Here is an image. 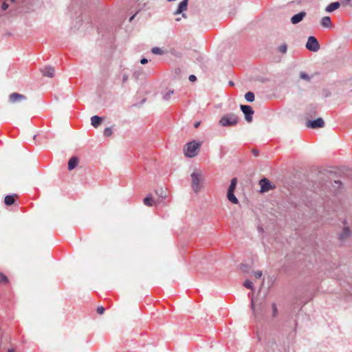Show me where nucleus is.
Instances as JSON below:
<instances>
[{"mask_svg":"<svg viewBox=\"0 0 352 352\" xmlns=\"http://www.w3.org/2000/svg\"><path fill=\"white\" fill-rule=\"evenodd\" d=\"M201 144L199 142L192 141L186 144L184 148V155L188 157H193L198 153V149Z\"/></svg>","mask_w":352,"mask_h":352,"instance_id":"nucleus-1","label":"nucleus"},{"mask_svg":"<svg viewBox=\"0 0 352 352\" xmlns=\"http://www.w3.org/2000/svg\"><path fill=\"white\" fill-rule=\"evenodd\" d=\"M238 117L234 113H228L224 115L219 120V124L222 126H233L238 123Z\"/></svg>","mask_w":352,"mask_h":352,"instance_id":"nucleus-2","label":"nucleus"},{"mask_svg":"<svg viewBox=\"0 0 352 352\" xmlns=\"http://www.w3.org/2000/svg\"><path fill=\"white\" fill-rule=\"evenodd\" d=\"M190 177L192 179V189L194 192H197L201 188L200 183L202 180V175L200 172L194 171Z\"/></svg>","mask_w":352,"mask_h":352,"instance_id":"nucleus-3","label":"nucleus"},{"mask_svg":"<svg viewBox=\"0 0 352 352\" xmlns=\"http://www.w3.org/2000/svg\"><path fill=\"white\" fill-rule=\"evenodd\" d=\"M306 47L309 51L316 52L320 50V44L314 36H311L307 39Z\"/></svg>","mask_w":352,"mask_h":352,"instance_id":"nucleus-4","label":"nucleus"},{"mask_svg":"<svg viewBox=\"0 0 352 352\" xmlns=\"http://www.w3.org/2000/svg\"><path fill=\"white\" fill-rule=\"evenodd\" d=\"M240 108L245 115V120L248 122H251L253 120L252 116L254 114V110L252 109V108L249 105L244 104H241L240 106Z\"/></svg>","mask_w":352,"mask_h":352,"instance_id":"nucleus-5","label":"nucleus"},{"mask_svg":"<svg viewBox=\"0 0 352 352\" xmlns=\"http://www.w3.org/2000/svg\"><path fill=\"white\" fill-rule=\"evenodd\" d=\"M324 126V122L322 118H319L313 121H309L307 123V126L312 129L321 128Z\"/></svg>","mask_w":352,"mask_h":352,"instance_id":"nucleus-6","label":"nucleus"},{"mask_svg":"<svg viewBox=\"0 0 352 352\" xmlns=\"http://www.w3.org/2000/svg\"><path fill=\"white\" fill-rule=\"evenodd\" d=\"M259 184L261 186V192H267L273 188L272 184L266 178H263V179H261L259 182Z\"/></svg>","mask_w":352,"mask_h":352,"instance_id":"nucleus-7","label":"nucleus"},{"mask_svg":"<svg viewBox=\"0 0 352 352\" xmlns=\"http://www.w3.org/2000/svg\"><path fill=\"white\" fill-rule=\"evenodd\" d=\"M189 0H182L178 5L177 10L174 12L175 15L179 14L187 10Z\"/></svg>","mask_w":352,"mask_h":352,"instance_id":"nucleus-8","label":"nucleus"},{"mask_svg":"<svg viewBox=\"0 0 352 352\" xmlns=\"http://www.w3.org/2000/svg\"><path fill=\"white\" fill-rule=\"evenodd\" d=\"M307 13L305 11H302L296 14H294L291 18V22L292 24H297L302 21L303 19L306 16Z\"/></svg>","mask_w":352,"mask_h":352,"instance_id":"nucleus-9","label":"nucleus"},{"mask_svg":"<svg viewBox=\"0 0 352 352\" xmlns=\"http://www.w3.org/2000/svg\"><path fill=\"white\" fill-rule=\"evenodd\" d=\"M351 236V232L349 227H344L339 234V239L342 241H345Z\"/></svg>","mask_w":352,"mask_h":352,"instance_id":"nucleus-10","label":"nucleus"},{"mask_svg":"<svg viewBox=\"0 0 352 352\" xmlns=\"http://www.w3.org/2000/svg\"><path fill=\"white\" fill-rule=\"evenodd\" d=\"M41 72L43 76L52 78L55 74V69L53 67L46 66L41 69Z\"/></svg>","mask_w":352,"mask_h":352,"instance_id":"nucleus-11","label":"nucleus"},{"mask_svg":"<svg viewBox=\"0 0 352 352\" xmlns=\"http://www.w3.org/2000/svg\"><path fill=\"white\" fill-rule=\"evenodd\" d=\"M25 99L26 97L24 95L18 93H13L9 96V100L12 103Z\"/></svg>","mask_w":352,"mask_h":352,"instance_id":"nucleus-12","label":"nucleus"},{"mask_svg":"<svg viewBox=\"0 0 352 352\" xmlns=\"http://www.w3.org/2000/svg\"><path fill=\"white\" fill-rule=\"evenodd\" d=\"M78 164V159L76 156L72 157L68 162V169L69 170L75 168Z\"/></svg>","mask_w":352,"mask_h":352,"instance_id":"nucleus-13","label":"nucleus"},{"mask_svg":"<svg viewBox=\"0 0 352 352\" xmlns=\"http://www.w3.org/2000/svg\"><path fill=\"white\" fill-rule=\"evenodd\" d=\"M102 122V118L98 116H94L91 118V125L97 128Z\"/></svg>","mask_w":352,"mask_h":352,"instance_id":"nucleus-14","label":"nucleus"},{"mask_svg":"<svg viewBox=\"0 0 352 352\" xmlns=\"http://www.w3.org/2000/svg\"><path fill=\"white\" fill-rule=\"evenodd\" d=\"M340 4L339 2H333L327 6L325 8V11L327 12H331L340 7Z\"/></svg>","mask_w":352,"mask_h":352,"instance_id":"nucleus-15","label":"nucleus"},{"mask_svg":"<svg viewBox=\"0 0 352 352\" xmlns=\"http://www.w3.org/2000/svg\"><path fill=\"white\" fill-rule=\"evenodd\" d=\"M16 195H6L4 199V202L6 205L10 206L15 202V197Z\"/></svg>","mask_w":352,"mask_h":352,"instance_id":"nucleus-16","label":"nucleus"},{"mask_svg":"<svg viewBox=\"0 0 352 352\" xmlns=\"http://www.w3.org/2000/svg\"><path fill=\"white\" fill-rule=\"evenodd\" d=\"M321 25L324 28H329L331 27V21L329 16H324L321 20Z\"/></svg>","mask_w":352,"mask_h":352,"instance_id":"nucleus-17","label":"nucleus"},{"mask_svg":"<svg viewBox=\"0 0 352 352\" xmlns=\"http://www.w3.org/2000/svg\"><path fill=\"white\" fill-rule=\"evenodd\" d=\"M227 198L230 202H232L234 204H239V200L234 195V192H227Z\"/></svg>","mask_w":352,"mask_h":352,"instance_id":"nucleus-18","label":"nucleus"},{"mask_svg":"<svg viewBox=\"0 0 352 352\" xmlns=\"http://www.w3.org/2000/svg\"><path fill=\"white\" fill-rule=\"evenodd\" d=\"M237 184V179L236 178H232L230 182V184L229 186L228 192H234L236 189Z\"/></svg>","mask_w":352,"mask_h":352,"instance_id":"nucleus-19","label":"nucleus"},{"mask_svg":"<svg viewBox=\"0 0 352 352\" xmlns=\"http://www.w3.org/2000/svg\"><path fill=\"white\" fill-rule=\"evenodd\" d=\"M144 204L147 206H152L155 204V201L151 195L147 196L143 200Z\"/></svg>","mask_w":352,"mask_h":352,"instance_id":"nucleus-20","label":"nucleus"},{"mask_svg":"<svg viewBox=\"0 0 352 352\" xmlns=\"http://www.w3.org/2000/svg\"><path fill=\"white\" fill-rule=\"evenodd\" d=\"M245 98L248 102H253L254 100V94L251 91H248L245 95Z\"/></svg>","mask_w":352,"mask_h":352,"instance_id":"nucleus-21","label":"nucleus"},{"mask_svg":"<svg viewBox=\"0 0 352 352\" xmlns=\"http://www.w3.org/2000/svg\"><path fill=\"white\" fill-rule=\"evenodd\" d=\"M300 77L301 79L305 80L307 82H309L311 80V77L304 72H300Z\"/></svg>","mask_w":352,"mask_h":352,"instance_id":"nucleus-22","label":"nucleus"},{"mask_svg":"<svg viewBox=\"0 0 352 352\" xmlns=\"http://www.w3.org/2000/svg\"><path fill=\"white\" fill-rule=\"evenodd\" d=\"M243 286L245 287L246 288L248 289H254V284L252 281L250 280H245L244 283H243Z\"/></svg>","mask_w":352,"mask_h":352,"instance_id":"nucleus-23","label":"nucleus"},{"mask_svg":"<svg viewBox=\"0 0 352 352\" xmlns=\"http://www.w3.org/2000/svg\"><path fill=\"white\" fill-rule=\"evenodd\" d=\"M151 52L154 54H159V55H161L164 53L163 50L161 48L157 47H153L151 50Z\"/></svg>","mask_w":352,"mask_h":352,"instance_id":"nucleus-24","label":"nucleus"},{"mask_svg":"<svg viewBox=\"0 0 352 352\" xmlns=\"http://www.w3.org/2000/svg\"><path fill=\"white\" fill-rule=\"evenodd\" d=\"M287 45L285 43L282 44L278 47V51L282 54H285L287 52Z\"/></svg>","mask_w":352,"mask_h":352,"instance_id":"nucleus-25","label":"nucleus"},{"mask_svg":"<svg viewBox=\"0 0 352 352\" xmlns=\"http://www.w3.org/2000/svg\"><path fill=\"white\" fill-rule=\"evenodd\" d=\"M7 276L3 273L0 272V283L6 284L8 282Z\"/></svg>","mask_w":352,"mask_h":352,"instance_id":"nucleus-26","label":"nucleus"},{"mask_svg":"<svg viewBox=\"0 0 352 352\" xmlns=\"http://www.w3.org/2000/svg\"><path fill=\"white\" fill-rule=\"evenodd\" d=\"M113 131H112V129L110 127H108V128H106L104 130V135L105 137H109L111 135Z\"/></svg>","mask_w":352,"mask_h":352,"instance_id":"nucleus-27","label":"nucleus"},{"mask_svg":"<svg viewBox=\"0 0 352 352\" xmlns=\"http://www.w3.org/2000/svg\"><path fill=\"white\" fill-rule=\"evenodd\" d=\"M272 316L276 317L278 314V309H277L276 304L273 303L272 305Z\"/></svg>","mask_w":352,"mask_h":352,"instance_id":"nucleus-28","label":"nucleus"},{"mask_svg":"<svg viewBox=\"0 0 352 352\" xmlns=\"http://www.w3.org/2000/svg\"><path fill=\"white\" fill-rule=\"evenodd\" d=\"M173 93H174V91L173 90L168 91L166 94H164V99L168 100L170 98L171 95L173 94Z\"/></svg>","mask_w":352,"mask_h":352,"instance_id":"nucleus-29","label":"nucleus"},{"mask_svg":"<svg viewBox=\"0 0 352 352\" xmlns=\"http://www.w3.org/2000/svg\"><path fill=\"white\" fill-rule=\"evenodd\" d=\"M262 275H263V273L261 271H257V272H254V276L256 278H261Z\"/></svg>","mask_w":352,"mask_h":352,"instance_id":"nucleus-30","label":"nucleus"},{"mask_svg":"<svg viewBox=\"0 0 352 352\" xmlns=\"http://www.w3.org/2000/svg\"><path fill=\"white\" fill-rule=\"evenodd\" d=\"M97 312H98V314H99L100 315L103 314L104 312V308L103 307H98L97 308Z\"/></svg>","mask_w":352,"mask_h":352,"instance_id":"nucleus-31","label":"nucleus"},{"mask_svg":"<svg viewBox=\"0 0 352 352\" xmlns=\"http://www.w3.org/2000/svg\"><path fill=\"white\" fill-rule=\"evenodd\" d=\"M129 79V76L126 74H123L122 76V83H125Z\"/></svg>","mask_w":352,"mask_h":352,"instance_id":"nucleus-32","label":"nucleus"},{"mask_svg":"<svg viewBox=\"0 0 352 352\" xmlns=\"http://www.w3.org/2000/svg\"><path fill=\"white\" fill-rule=\"evenodd\" d=\"M8 4L6 2H3L1 4V8L3 10H6L8 8Z\"/></svg>","mask_w":352,"mask_h":352,"instance_id":"nucleus-33","label":"nucleus"},{"mask_svg":"<svg viewBox=\"0 0 352 352\" xmlns=\"http://www.w3.org/2000/svg\"><path fill=\"white\" fill-rule=\"evenodd\" d=\"M197 79L196 76L195 75H190L189 76V80L191 81V82H194Z\"/></svg>","mask_w":352,"mask_h":352,"instance_id":"nucleus-34","label":"nucleus"},{"mask_svg":"<svg viewBox=\"0 0 352 352\" xmlns=\"http://www.w3.org/2000/svg\"><path fill=\"white\" fill-rule=\"evenodd\" d=\"M140 63H141L142 64H146V63H148V60H147L146 58H142V59H141V60H140Z\"/></svg>","mask_w":352,"mask_h":352,"instance_id":"nucleus-35","label":"nucleus"},{"mask_svg":"<svg viewBox=\"0 0 352 352\" xmlns=\"http://www.w3.org/2000/svg\"><path fill=\"white\" fill-rule=\"evenodd\" d=\"M199 124H200V122H195V123L194 124V126H195V128H197V127L199 126Z\"/></svg>","mask_w":352,"mask_h":352,"instance_id":"nucleus-36","label":"nucleus"},{"mask_svg":"<svg viewBox=\"0 0 352 352\" xmlns=\"http://www.w3.org/2000/svg\"><path fill=\"white\" fill-rule=\"evenodd\" d=\"M251 307H252V310H254V302H253V299H252Z\"/></svg>","mask_w":352,"mask_h":352,"instance_id":"nucleus-37","label":"nucleus"},{"mask_svg":"<svg viewBox=\"0 0 352 352\" xmlns=\"http://www.w3.org/2000/svg\"><path fill=\"white\" fill-rule=\"evenodd\" d=\"M181 14H182V17H184V18H185V19H186V18H187V16H186V14L185 13H183V12H182V13H181Z\"/></svg>","mask_w":352,"mask_h":352,"instance_id":"nucleus-38","label":"nucleus"},{"mask_svg":"<svg viewBox=\"0 0 352 352\" xmlns=\"http://www.w3.org/2000/svg\"><path fill=\"white\" fill-rule=\"evenodd\" d=\"M8 352H14V350L13 349H10Z\"/></svg>","mask_w":352,"mask_h":352,"instance_id":"nucleus-39","label":"nucleus"},{"mask_svg":"<svg viewBox=\"0 0 352 352\" xmlns=\"http://www.w3.org/2000/svg\"><path fill=\"white\" fill-rule=\"evenodd\" d=\"M134 17H135V15L132 16L130 18V20H129V21H131L134 19Z\"/></svg>","mask_w":352,"mask_h":352,"instance_id":"nucleus-40","label":"nucleus"},{"mask_svg":"<svg viewBox=\"0 0 352 352\" xmlns=\"http://www.w3.org/2000/svg\"><path fill=\"white\" fill-rule=\"evenodd\" d=\"M229 84H230V85H234V83H233V82H232V81H230Z\"/></svg>","mask_w":352,"mask_h":352,"instance_id":"nucleus-41","label":"nucleus"},{"mask_svg":"<svg viewBox=\"0 0 352 352\" xmlns=\"http://www.w3.org/2000/svg\"><path fill=\"white\" fill-rule=\"evenodd\" d=\"M336 184H340V182L339 181H335L334 182Z\"/></svg>","mask_w":352,"mask_h":352,"instance_id":"nucleus-42","label":"nucleus"},{"mask_svg":"<svg viewBox=\"0 0 352 352\" xmlns=\"http://www.w3.org/2000/svg\"><path fill=\"white\" fill-rule=\"evenodd\" d=\"M180 19H181L180 18H177V19H176L175 20H176L177 21H180Z\"/></svg>","mask_w":352,"mask_h":352,"instance_id":"nucleus-43","label":"nucleus"},{"mask_svg":"<svg viewBox=\"0 0 352 352\" xmlns=\"http://www.w3.org/2000/svg\"><path fill=\"white\" fill-rule=\"evenodd\" d=\"M254 155H258V153L255 151V152L254 153Z\"/></svg>","mask_w":352,"mask_h":352,"instance_id":"nucleus-44","label":"nucleus"}]
</instances>
